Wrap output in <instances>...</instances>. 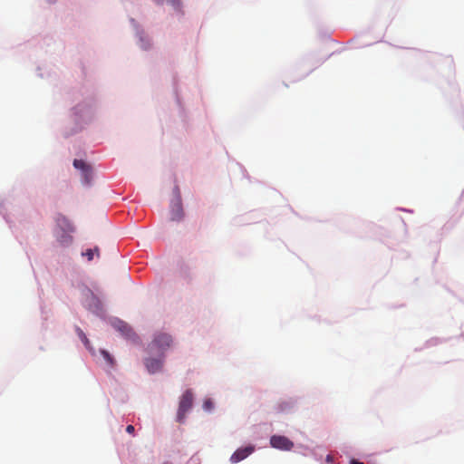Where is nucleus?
Here are the masks:
<instances>
[{"mask_svg":"<svg viewBox=\"0 0 464 464\" xmlns=\"http://www.w3.org/2000/svg\"><path fill=\"white\" fill-rule=\"evenodd\" d=\"M193 404V393L191 390H187L181 396L177 413V420L180 423L184 422L187 412L191 409Z\"/></svg>","mask_w":464,"mask_h":464,"instance_id":"nucleus-1","label":"nucleus"},{"mask_svg":"<svg viewBox=\"0 0 464 464\" xmlns=\"http://www.w3.org/2000/svg\"><path fill=\"white\" fill-rule=\"evenodd\" d=\"M172 343V338L169 334L160 333L155 335L153 341L150 344V351L164 353Z\"/></svg>","mask_w":464,"mask_h":464,"instance_id":"nucleus-2","label":"nucleus"},{"mask_svg":"<svg viewBox=\"0 0 464 464\" xmlns=\"http://www.w3.org/2000/svg\"><path fill=\"white\" fill-rule=\"evenodd\" d=\"M174 193L176 194V200L171 205V220L179 221L183 218V208L181 203V198L179 188L178 186L174 188Z\"/></svg>","mask_w":464,"mask_h":464,"instance_id":"nucleus-3","label":"nucleus"},{"mask_svg":"<svg viewBox=\"0 0 464 464\" xmlns=\"http://www.w3.org/2000/svg\"><path fill=\"white\" fill-rule=\"evenodd\" d=\"M270 444L273 448L281 450H290L294 447V443L288 438L281 435H273Z\"/></svg>","mask_w":464,"mask_h":464,"instance_id":"nucleus-4","label":"nucleus"},{"mask_svg":"<svg viewBox=\"0 0 464 464\" xmlns=\"http://www.w3.org/2000/svg\"><path fill=\"white\" fill-rule=\"evenodd\" d=\"M255 450V447L252 445L237 449L230 457V461L232 463H237L246 458H247L250 454H252Z\"/></svg>","mask_w":464,"mask_h":464,"instance_id":"nucleus-5","label":"nucleus"},{"mask_svg":"<svg viewBox=\"0 0 464 464\" xmlns=\"http://www.w3.org/2000/svg\"><path fill=\"white\" fill-rule=\"evenodd\" d=\"M73 166L82 170L83 181L89 184L92 178V168L82 160H74Z\"/></svg>","mask_w":464,"mask_h":464,"instance_id":"nucleus-6","label":"nucleus"},{"mask_svg":"<svg viewBox=\"0 0 464 464\" xmlns=\"http://www.w3.org/2000/svg\"><path fill=\"white\" fill-rule=\"evenodd\" d=\"M112 326L126 338H131L134 335V333L132 332V329L130 327V325L121 320H114L112 322Z\"/></svg>","mask_w":464,"mask_h":464,"instance_id":"nucleus-7","label":"nucleus"},{"mask_svg":"<svg viewBox=\"0 0 464 464\" xmlns=\"http://www.w3.org/2000/svg\"><path fill=\"white\" fill-rule=\"evenodd\" d=\"M145 366L150 373H155L160 372L163 366L162 359L149 358L145 361Z\"/></svg>","mask_w":464,"mask_h":464,"instance_id":"nucleus-8","label":"nucleus"},{"mask_svg":"<svg viewBox=\"0 0 464 464\" xmlns=\"http://www.w3.org/2000/svg\"><path fill=\"white\" fill-rule=\"evenodd\" d=\"M57 224L59 226L63 227V229H64L66 231H72L73 230L72 226L71 225L69 220L65 217H63V216L58 217Z\"/></svg>","mask_w":464,"mask_h":464,"instance_id":"nucleus-9","label":"nucleus"},{"mask_svg":"<svg viewBox=\"0 0 464 464\" xmlns=\"http://www.w3.org/2000/svg\"><path fill=\"white\" fill-rule=\"evenodd\" d=\"M101 353L110 365H114V360L107 351L102 350Z\"/></svg>","mask_w":464,"mask_h":464,"instance_id":"nucleus-10","label":"nucleus"},{"mask_svg":"<svg viewBox=\"0 0 464 464\" xmlns=\"http://www.w3.org/2000/svg\"><path fill=\"white\" fill-rule=\"evenodd\" d=\"M203 408L205 411H211L213 409V402L210 399L205 400L203 403Z\"/></svg>","mask_w":464,"mask_h":464,"instance_id":"nucleus-11","label":"nucleus"},{"mask_svg":"<svg viewBox=\"0 0 464 464\" xmlns=\"http://www.w3.org/2000/svg\"><path fill=\"white\" fill-rule=\"evenodd\" d=\"M77 331H78V334H79L80 338L82 339V341L85 343V345H87L89 343V341H88L86 335L84 334V333L80 328H78Z\"/></svg>","mask_w":464,"mask_h":464,"instance_id":"nucleus-12","label":"nucleus"},{"mask_svg":"<svg viewBox=\"0 0 464 464\" xmlns=\"http://www.w3.org/2000/svg\"><path fill=\"white\" fill-rule=\"evenodd\" d=\"M82 255L87 256L88 260L91 261L93 259L94 253L92 249H87Z\"/></svg>","mask_w":464,"mask_h":464,"instance_id":"nucleus-13","label":"nucleus"},{"mask_svg":"<svg viewBox=\"0 0 464 464\" xmlns=\"http://www.w3.org/2000/svg\"><path fill=\"white\" fill-rule=\"evenodd\" d=\"M72 241V237L70 236H63V240H61L62 243L69 244Z\"/></svg>","mask_w":464,"mask_h":464,"instance_id":"nucleus-14","label":"nucleus"},{"mask_svg":"<svg viewBox=\"0 0 464 464\" xmlns=\"http://www.w3.org/2000/svg\"><path fill=\"white\" fill-rule=\"evenodd\" d=\"M134 430H135V429H134V426H132V425H128V426L126 427V431H127L128 433H130V434H133V433H134Z\"/></svg>","mask_w":464,"mask_h":464,"instance_id":"nucleus-15","label":"nucleus"},{"mask_svg":"<svg viewBox=\"0 0 464 464\" xmlns=\"http://www.w3.org/2000/svg\"><path fill=\"white\" fill-rule=\"evenodd\" d=\"M351 464H363L362 462H360L358 460H355V459H352L351 460Z\"/></svg>","mask_w":464,"mask_h":464,"instance_id":"nucleus-16","label":"nucleus"},{"mask_svg":"<svg viewBox=\"0 0 464 464\" xmlns=\"http://www.w3.org/2000/svg\"><path fill=\"white\" fill-rule=\"evenodd\" d=\"M92 250H93V253H96L98 256H100L98 247H94Z\"/></svg>","mask_w":464,"mask_h":464,"instance_id":"nucleus-17","label":"nucleus"}]
</instances>
